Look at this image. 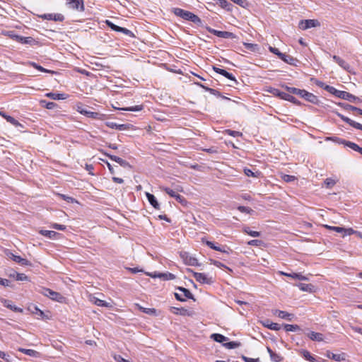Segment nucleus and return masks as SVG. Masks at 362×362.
Instances as JSON below:
<instances>
[{"instance_id": "obj_1", "label": "nucleus", "mask_w": 362, "mask_h": 362, "mask_svg": "<svg viewBox=\"0 0 362 362\" xmlns=\"http://www.w3.org/2000/svg\"><path fill=\"white\" fill-rule=\"evenodd\" d=\"M173 13L175 16L182 18L185 21L192 22L199 27L202 26V19L198 16L195 15L194 13L190 11H185L180 8H173Z\"/></svg>"}, {"instance_id": "obj_2", "label": "nucleus", "mask_w": 362, "mask_h": 362, "mask_svg": "<svg viewBox=\"0 0 362 362\" xmlns=\"http://www.w3.org/2000/svg\"><path fill=\"white\" fill-rule=\"evenodd\" d=\"M325 88L327 92L335 95L336 97H337L339 98H341V99L348 100L351 103H356V101L360 100L358 98L351 94L350 93L344 91V90H337L333 86H326Z\"/></svg>"}, {"instance_id": "obj_3", "label": "nucleus", "mask_w": 362, "mask_h": 362, "mask_svg": "<svg viewBox=\"0 0 362 362\" xmlns=\"http://www.w3.org/2000/svg\"><path fill=\"white\" fill-rule=\"evenodd\" d=\"M37 292L56 302L64 303L66 299L61 293L43 286H40Z\"/></svg>"}, {"instance_id": "obj_4", "label": "nucleus", "mask_w": 362, "mask_h": 362, "mask_svg": "<svg viewBox=\"0 0 362 362\" xmlns=\"http://www.w3.org/2000/svg\"><path fill=\"white\" fill-rule=\"evenodd\" d=\"M66 5L68 8L83 12L85 10L83 0H66Z\"/></svg>"}, {"instance_id": "obj_5", "label": "nucleus", "mask_w": 362, "mask_h": 362, "mask_svg": "<svg viewBox=\"0 0 362 362\" xmlns=\"http://www.w3.org/2000/svg\"><path fill=\"white\" fill-rule=\"evenodd\" d=\"M206 29L207 30L208 32H209L210 33H211L218 37L225 38V39H233V38H235V35L233 33H230L228 31H220V30H217L214 28H211V27H206Z\"/></svg>"}, {"instance_id": "obj_6", "label": "nucleus", "mask_w": 362, "mask_h": 362, "mask_svg": "<svg viewBox=\"0 0 362 362\" xmlns=\"http://www.w3.org/2000/svg\"><path fill=\"white\" fill-rule=\"evenodd\" d=\"M202 243H205L208 247H209L211 249H213L216 251L221 252L223 253L226 254H230L231 252V250L226 245L224 246H219L216 245L214 242L206 240L204 238H202Z\"/></svg>"}, {"instance_id": "obj_7", "label": "nucleus", "mask_w": 362, "mask_h": 362, "mask_svg": "<svg viewBox=\"0 0 362 362\" xmlns=\"http://www.w3.org/2000/svg\"><path fill=\"white\" fill-rule=\"evenodd\" d=\"M320 25V23L315 19H306L301 20L299 23V28L303 30H307L311 28L319 27Z\"/></svg>"}, {"instance_id": "obj_8", "label": "nucleus", "mask_w": 362, "mask_h": 362, "mask_svg": "<svg viewBox=\"0 0 362 362\" xmlns=\"http://www.w3.org/2000/svg\"><path fill=\"white\" fill-rule=\"evenodd\" d=\"M193 276L196 281L201 284H211L214 282L212 277H209L204 273L194 272Z\"/></svg>"}, {"instance_id": "obj_9", "label": "nucleus", "mask_w": 362, "mask_h": 362, "mask_svg": "<svg viewBox=\"0 0 362 362\" xmlns=\"http://www.w3.org/2000/svg\"><path fill=\"white\" fill-rule=\"evenodd\" d=\"M38 17L43 20L54 21L62 22L64 21V16L61 13H45L38 15Z\"/></svg>"}, {"instance_id": "obj_10", "label": "nucleus", "mask_w": 362, "mask_h": 362, "mask_svg": "<svg viewBox=\"0 0 362 362\" xmlns=\"http://www.w3.org/2000/svg\"><path fill=\"white\" fill-rule=\"evenodd\" d=\"M213 69L216 73L219 74L223 76L224 77H226V78L232 81L235 85H237L238 83L237 80L235 79V76L232 74L226 71L225 69H221V68H218V67H216L214 66H213Z\"/></svg>"}, {"instance_id": "obj_11", "label": "nucleus", "mask_w": 362, "mask_h": 362, "mask_svg": "<svg viewBox=\"0 0 362 362\" xmlns=\"http://www.w3.org/2000/svg\"><path fill=\"white\" fill-rule=\"evenodd\" d=\"M39 233L51 240H58L61 238L62 234L54 230H40Z\"/></svg>"}, {"instance_id": "obj_12", "label": "nucleus", "mask_w": 362, "mask_h": 362, "mask_svg": "<svg viewBox=\"0 0 362 362\" xmlns=\"http://www.w3.org/2000/svg\"><path fill=\"white\" fill-rule=\"evenodd\" d=\"M106 126L111 128V129H117V130H119V131H124V130H127L129 129L131 124H117L116 122H107L105 123Z\"/></svg>"}, {"instance_id": "obj_13", "label": "nucleus", "mask_w": 362, "mask_h": 362, "mask_svg": "<svg viewBox=\"0 0 362 362\" xmlns=\"http://www.w3.org/2000/svg\"><path fill=\"white\" fill-rule=\"evenodd\" d=\"M104 154L106 156L109 157L112 160L115 161L116 163L119 164L122 167L129 168H131V165L127 160H125L118 156L109 154L107 153H104Z\"/></svg>"}, {"instance_id": "obj_14", "label": "nucleus", "mask_w": 362, "mask_h": 362, "mask_svg": "<svg viewBox=\"0 0 362 362\" xmlns=\"http://www.w3.org/2000/svg\"><path fill=\"white\" fill-rule=\"evenodd\" d=\"M300 291L309 293H314L316 291L315 286L312 284L299 283L296 285Z\"/></svg>"}, {"instance_id": "obj_15", "label": "nucleus", "mask_w": 362, "mask_h": 362, "mask_svg": "<svg viewBox=\"0 0 362 362\" xmlns=\"http://www.w3.org/2000/svg\"><path fill=\"white\" fill-rule=\"evenodd\" d=\"M0 115L4 117L8 122L11 123L16 127H23V125L13 117L8 115L5 112L0 111Z\"/></svg>"}, {"instance_id": "obj_16", "label": "nucleus", "mask_w": 362, "mask_h": 362, "mask_svg": "<svg viewBox=\"0 0 362 362\" xmlns=\"http://www.w3.org/2000/svg\"><path fill=\"white\" fill-rule=\"evenodd\" d=\"M304 96V99L312 104L318 105L320 103L318 98L312 93L305 90Z\"/></svg>"}, {"instance_id": "obj_17", "label": "nucleus", "mask_w": 362, "mask_h": 362, "mask_svg": "<svg viewBox=\"0 0 362 362\" xmlns=\"http://www.w3.org/2000/svg\"><path fill=\"white\" fill-rule=\"evenodd\" d=\"M261 322L264 327L271 330L278 331L281 329V325L279 324L270 322L269 320H265Z\"/></svg>"}, {"instance_id": "obj_18", "label": "nucleus", "mask_w": 362, "mask_h": 362, "mask_svg": "<svg viewBox=\"0 0 362 362\" xmlns=\"http://www.w3.org/2000/svg\"><path fill=\"white\" fill-rule=\"evenodd\" d=\"M146 197L148 202L150 203V204L153 208H155L156 209H160V204H159L158 202L157 201L156 197L153 194H152L149 192H146Z\"/></svg>"}, {"instance_id": "obj_19", "label": "nucleus", "mask_w": 362, "mask_h": 362, "mask_svg": "<svg viewBox=\"0 0 362 362\" xmlns=\"http://www.w3.org/2000/svg\"><path fill=\"white\" fill-rule=\"evenodd\" d=\"M269 93H272L273 95L278 97L281 100H286L287 97L288 96L289 93H284L283 91H281L280 90L277 88H272L269 90Z\"/></svg>"}, {"instance_id": "obj_20", "label": "nucleus", "mask_w": 362, "mask_h": 362, "mask_svg": "<svg viewBox=\"0 0 362 362\" xmlns=\"http://www.w3.org/2000/svg\"><path fill=\"white\" fill-rule=\"evenodd\" d=\"M340 143L344 144L346 146L362 154V148L360 147L358 144H356L354 142H351L349 141H345V140H342Z\"/></svg>"}, {"instance_id": "obj_21", "label": "nucleus", "mask_w": 362, "mask_h": 362, "mask_svg": "<svg viewBox=\"0 0 362 362\" xmlns=\"http://www.w3.org/2000/svg\"><path fill=\"white\" fill-rule=\"evenodd\" d=\"M325 356L329 358H332L336 361H341L345 360V354H336L332 353L330 351H327Z\"/></svg>"}, {"instance_id": "obj_22", "label": "nucleus", "mask_w": 362, "mask_h": 362, "mask_svg": "<svg viewBox=\"0 0 362 362\" xmlns=\"http://www.w3.org/2000/svg\"><path fill=\"white\" fill-rule=\"evenodd\" d=\"M18 351L21 353H23V354L28 355V356L35 357V358H38L40 356V354L38 351L33 350V349L20 348V349H18Z\"/></svg>"}, {"instance_id": "obj_23", "label": "nucleus", "mask_w": 362, "mask_h": 362, "mask_svg": "<svg viewBox=\"0 0 362 362\" xmlns=\"http://www.w3.org/2000/svg\"><path fill=\"white\" fill-rule=\"evenodd\" d=\"M307 335L313 341H322L323 340V334L319 332L312 331L308 333Z\"/></svg>"}, {"instance_id": "obj_24", "label": "nucleus", "mask_w": 362, "mask_h": 362, "mask_svg": "<svg viewBox=\"0 0 362 362\" xmlns=\"http://www.w3.org/2000/svg\"><path fill=\"white\" fill-rule=\"evenodd\" d=\"M45 96L56 100H64L66 98V95L65 94L52 92L46 93Z\"/></svg>"}, {"instance_id": "obj_25", "label": "nucleus", "mask_w": 362, "mask_h": 362, "mask_svg": "<svg viewBox=\"0 0 362 362\" xmlns=\"http://www.w3.org/2000/svg\"><path fill=\"white\" fill-rule=\"evenodd\" d=\"M16 41L18 42H20L21 44L25 45V44H32L35 42V40L32 37H23L21 35H19V37H15Z\"/></svg>"}, {"instance_id": "obj_26", "label": "nucleus", "mask_w": 362, "mask_h": 362, "mask_svg": "<svg viewBox=\"0 0 362 362\" xmlns=\"http://www.w3.org/2000/svg\"><path fill=\"white\" fill-rule=\"evenodd\" d=\"M281 55V57L279 59H281L282 61L288 64L294 65L295 62L297 61L296 59L293 58L292 56L286 54L285 53H283Z\"/></svg>"}, {"instance_id": "obj_27", "label": "nucleus", "mask_w": 362, "mask_h": 362, "mask_svg": "<svg viewBox=\"0 0 362 362\" xmlns=\"http://www.w3.org/2000/svg\"><path fill=\"white\" fill-rule=\"evenodd\" d=\"M211 339L218 343H223L228 340V338L221 334L214 333L211 335Z\"/></svg>"}, {"instance_id": "obj_28", "label": "nucleus", "mask_w": 362, "mask_h": 362, "mask_svg": "<svg viewBox=\"0 0 362 362\" xmlns=\"http://www.w3.org/2000/svg\"><path fill=\"white\" fill-rule=\"evenodd\" d=\"M12 259L14 262H18L22 265H25V266L30 265V262L28 259L22 258L21 256H18V255H13Z\"/></svg>"}, {"instance_id": "obj_29", "label": "nucleus", "mask_w": 362, "mask_h": 362, "mask_svg": "<svg viewBox=\"0 0 362 362\" xmlns=\"http://www.w3.org/2000/svg\"><path fill=\"white\" fill-rule=\"evenodd\" d=\"M243 231L245 233H246V234H247V235H250L252 237H254V238H257V237H259L261 235L260 232L252 230L250 229V228L248 227V226H244L243 228Z\"/></svg>"}, {"instance_id": "obj_30", "label": "nucleus", "mask_w": 362, "mask_h": 362, "mask_svg": "<svg viewBox=\"0 0 362 362\" xmlns=\"http://www.w3.org/2000/svg\"><path fill=\"white\" fill-rule=\"evenodd\" d=\"M302 354H303V358L310 362H318L319 358H315L307 350H303Z\"/></svg>"}, {"instance_id": "obj_31", "label": "nucleus", "mask_w": 362, "mask_h": 362, "mask_svg": "<svg viewBox=\"0 0 362 362\" xmlns=\"http://www.w3.org/2000/svg\"><path fill=\"white\" fill-rule=\"evenodd\" d=\"M4 306L6 307L7 308H9L10 310L14 311V312H18V313H22L23 312V309L22 308H20L14 305H12L11 301L10 300H4Z\"/></svg>"}, {"instance_id": "obj_32", "label": "nucleus", "mask_w": 362, "mask_h": 362, "mask_svg": "<svg viewBox=\"0 0 362 362\" xmlns=\"http://www.w3.org/2000/svg\"><path fill=\"white\" fill-rule=\"evenodd\" d=\"M216 3L223 8L227 11H231L232 4L229 3L227 0H216Z\"/></svg>"}, {"instance_id": "obj_33", "label": "nucleus", "mask_w": 362, "mask_h": 362, "mask_svg": "<svg viewBox=\"0 0 362 362\" xmlns=\"http://www.w3.org/2000/svg\"><path fill=\"white\" fill-rule=\"evenodd\" d=\"M279 317L288 321H292L294 319L295 316L293 314L288 313L286 311L282 310L281 312H279Z\"/></svg>"}, {"instance_id": "obj_34", "label": "nucleus", "mask_w": 362, "mask_h": 362, "mask_svg": "<svg viewBox=\"0 0 362 362\" xmlns=\"http://www.w3.org/2000/svg\"><path fill=\"white\" fill-rule=\"evenodd\" d=\"M176 289L182 292L185 298L195 300L193 294L187 288L179 286Z\"/></svg>"}, {"instance_id": "obj_35", "label": "nucleus", "mask_w": 362, "mask_h": 362, "mask_svg": "<svg viewBox=\"0 0 362 362\" xmlns=\"http://www.w3.org/2000/svg\"><path fill=\"white\" fill-rule=\"evenodd\" d=\"M40 104L42 107H44L48 110H52L54 109V107H57V104L55 103H53V102H48L45 100H41L40 101Z\"/></svg>"}, {"instance_id": "obj_36", "label": "nucleus", "mask_w": 362, "mask_h": 362, "mask_svg": "<svg viewBox=\"0 0 362 362\" xmlns=\"http://www.w3.org/2000/svg\"><path fill=\"white\" fill-rule=\"evenodd\" d=\"M93 302L94 303V304H95L96 305L100 306V307H104V308L111 307V305L110 303H107L103 300H100L98 298L94 297L93 299Z\"/></svg>"}, {"instance_id": "obj_37", "label": "nucleus", "mask_w": 362, "mask_h": 362, "mask_svg": "<svg viewBox=\"0 0 362 362\" xmlns=\"http://www.w3.org/2000/svg\"><path fill=\"white\" fill-rule=\"evenodd\" d=\"M284 329L286 332H297V331H301V329L300 326L298 325H289V324H285L284 325Z\"/></svg>"}, {"instance_id": "obj_38", "label": "nucleus", "mask_w": 362, "mask_h": 362, "mask_svg": "<svg viewBox=\"0 0 362 362\" xmlns=\"http://www.w3.org/2000/svg\"><path fill=\"white\" fill-rule=\"evenodd\" d=\"M281 87L287 90L291 94L297 95V93H299V88L288 86L286 83L281 84Z\"/></svg>"}, {"instance_id": "obj_39", "label": "nucleus", "mask_w": 362, "mask_h": 362, "mask_svg": "<svg viewBox=\"0 0 362 362\" xmlns=\"http://www.w3.org/2000/svg\"><path fill=\"white\" fill-rule=\"evenodd\" d=\"M137 307H138V309L144 313L151 315H156V310L154 308H144L139 305H137Z\"/></svg>"}, {"instance_id": "obj_40", "label": "nucleus", "mask_w": 362, "mask_h": 362, "mask_svg": "<svg viewBox=\"0 0 362 362\" xmlns=\"http://www.w3.org/2000/svg\"><path fill=\"white\" fill-rule=\"evenodd\" d=\"M170 310L174 314H180L181 315H185L187 313V310L184 308H176L172 307Z\"/></svg>"}, {"instance_id": "obj_41", "label": "nucleus", "mask_w": 362, "mask_h": 362, "mask_svg": "<svg viewBox=\"0 0 362 362\" xmlns=\"http://www.w3.org/2000/svg\"><path fill=\"white\" fill-rule=\"evenodd\" d=\"M240 345V342L235 341L223 343V346L228 349H235L237 347H239Z\"/></svg>"}, {"instance_id": "obj_42", "label": "nucleus", "mask_w": 362, "mask_h": 362, "mask_svg": "<svg viewBox=\"0 0 362 362\" xmlns=\"http://www.w3.org/2000/svg\"><path fill=\"white\" fill-rule=\"evenodd\" d=\"M30 65L32 66L33 67H34L35 69H37V70H39L40 71H42V72L52 73V74L54 73L53 71L46 69L44 67H42V66H40V65H39L37 63L33 62H30Z\"/></svg>"}, {"instance_id": "obj_43", "label": "nucleus", "mask_w": 362, "mask_h": 362, "mask_svg": "<svg viewBox=\"0 0 362 362\" xmlns=\"http://www.w3.org/2000/svg\"><path fill=\"white\" fill-rule=\"evenodd\" d=\"M337 115L340 117L344 122H345L346 123L349 124L350 126H351L352 127H354V124H355V121L351 119L350 118L343 115L341 113H339V112H336Z\"/></svg>"}, {"instance_id": "obj_44", "label": "nucleus", "mask_w": 362, "mask_h": 362, "mask_svg": "<svg viewBox=\"0 0 362 362\" xmlns=\"http://www.w3.org/2000/svg\"><path fill=\"white\" fill-rule=\"evenodd\" d=\"M105 23L111 30H112L115 32L120 33V30H121L120 29L122 28V27L115 25V23H113L112 21H110L109 20H106Z\"/></svg>"}, {"instance_id": "obj_45", "label": "nucleus", "mask_w": 362, "mask_h": 362, "mask_svg": "<svg viewBox=\"0 0 362 362\" xmlns=\"http://www.w3.org/2000/svg\"><path fill=\"white\" fill-rule=\"evenodd\" d=\"M105 23L111 30H112L115 32L120 33V30H121L120 29L122 28V27L115 25V23H113L112 21H110L109 20H106Z\"/></svg>"}, {"instance_id": "obj_46", "label": "nucleus", "mask_w": 362, "mask_h": 362, "mask_svg": "<svg viewBox=\"0 0 362 362\" xmlns=\"http://www.w3.org/2000/svg\"><path fill=\"white\" fill-rule=\"evenodd\" d=\"M105 23L111 30H112L115 32L120 33V30H121L120 29L122 28V27L115 25V23H113L112 21H110L109 20H106Z\"/></svg>"}, {"instance_id": "obj_47", "label": "nucleus", "mask_w": 362, "mask_h": 362, "mask_svg": "<svg viewBox=\"0 0 362 362\" xmlns=\"http://www.w3.org/2000/svg\"><path fill=\"white\" fill-rule=\"evenodd\" d=\"M337 64L339 66H341L342 69H344V70L348 71L349 72L351 71H350L351 66L346 61L342 59L341 58L339 60L338 62H337Z\"/></svg>"}, {"instance_id": "obj_48", "label": "nucleus", "mask_w": 362, "mask_h": 362, "mask_svg": "<svg viewBox=\"0 0 362 362\" xmlns=\"http://www.w3.org/2000/svg\"><path fill=\"white\" fill-rule=\"evenodd\" d=\"M142 109H143L142 105H139L122 108L123 110L129 111V112H139V111H141Z\"/></svg>"}, {"instance_id": "obj_49", "label": "nucleus", "mask_w": 362, "mask_h": 362, "mask_svg": "<svg viewBox=\"0 0 362 362\" xmlns=\"http://www.w3.org/2000/svg\"><path fill=\"white\" fill-rule=\"evenodd\" d=\"M243 45L246 49H247L252 52H255L259 48L258 45H257V44L244 42Z\"/></svg>"}, {"instance_id": "obj_50", "label": "nucleus", "mask_w": 362, "mask_h": 362, "mask_svg": "<svg viewBox=\"0 0 362 362\" xmlns=\"http://www.w3.org/2000/svg\"><path fill=\"white\" fill-rule=\"evenodd\" d=\"M32 312L37 315V318L44 319L45 317V313L37 306H34V310Z\"/></svg>"}, {"instance_id": "obj_51", "label": "nucleus", "mask_w": 362, "mask_h": 362, "mask_svg": "<svg viewBox=\"0 0 362 362\" xmlns=\"http://www.w3.org/2000/svg\"><path fill=\"white\" fill-rule=\"evenodd\" d=\"M161 189L171 197L175 198L178 193L169 187H161Z\"/></svg>"}, {"instance_id": "obj_52", "label": "nucleus", "mask_w": 362, "mask_h": 362, "mask_svg": "<svg viewBox=\"0 0 362 362\" xmlns=\"http://www.w3.org/2000/svg\"><path fill=\"white\" fill-rule=\"evenodd\" d=\"M281 179L286 182H291L294 181L295 180H296L295 176L286 175V174H283L281 175Z\"/></svg>"}, {"instance_id": "obj_53", "label": "nucleus", "mask_w": 362, "mask_h": 362, "mask_svg": "<svg viewBox=\"0 0 362 362\" xmlns=\"http://www.w3.org/2000/svg\"><path fill=\"white\" fill-rule=\"evenodd\" d=\"M339 105H340L341 107H343L346 110L354 111V110H356L355 106L351 105L346 103H339Z\"/></svg>"}, {"instance_id": "obj_54", "label": "nucleus", "mask_w": 362, "mask_h": 362, "mask_svg": "<svg viewBox=\"0 0 362 362\" xmlns=\"http://www.w3.org/2000/svg\"><path fill=\"white\" fill-rule=\"evenodd\" d=\"M286 101H288V102H290V103H293L294 105H301L300 101L297 100L295 97H293L291 94H289L288 96L287 97Z\"/></svg>"}, {"instance_id": "obj_55", "label": "nucleus", "mask_w": 362, "mask_h": 362, "mask_svg": "<svg viewBox=\"0 0 362 362\" xmlns=\"http://www.w3.org/2000/svg\"><path fill=\"white\" fill-rule=\"evenodd\" d=\"M209 260H210L211 264H214V266H216L217 267L226 268L227 269H230L227 266H226L225 264H223V263H221L219 261L211 259Z\"/></svg>"}, {"instance_id": "obj_56", "label": "nucleus", "mask_w": 362, "mask_h": 362, "mask_svg": "<svg viewBox=\"0 0 362 362\" xmlns=\"http://www.w3.org/2000/svg\"><path fill=\"white\" fill-rule=\"evenodd\" d=\"M336 184V181L332 178H327L325 180V185L327 188L332 187Z\"/></svg>"}, {"instance_id": "obj_57", "label": "nucleus", "mask_w": 362, "mask_h": 362, "mask_svg": "<svg viewBox=\"0 0 362 362\" xmlns=\"http://www.w3.org/2000/svg\"><path fill=\"white\" fill-rule=\"evenodd\" d=\"M16 279L17 281H28V277L25 274L23 273H16Z\"/></svg>"}, {"instance_id": "obj_58", "label": "nucleus", "mask_w": 362, "mask_h": 362, "mask_svg": "<svg viewBox=\"0 0 362 362\" xmlns=\"http://www.w3.org/2000/svg\"><path fill=\"white\" fill-rule=\"evenodd\" d=\"M226 132L228 135L233 136V137H237V136H240L242 135L241 132L235 131V130H231V129H227L226 131Z\"/></svg>"}, {"instance_id": "obj_59", "label": "nucleus", "mask_w": 362, "mask_h": 362, "mask_svg": "<svg viewBox=\"0 0 362 362\" xmlns=\"http://www.w3.org/2000/svg\"><path fill=\"white\" fill-rule=\"evenodd\" d=\"M163 280L168 281V280H172L175 278V276L170 272H165L163 274Z\"/></svg>"}, {"instance_id": "obj_60", "label": "nucleus", "mask_w": 362, "mask_h": 362, "mask_svg": "<svg viewBox=\"0 0 362 362\" xmlns=\"http://www.w3.org/2000/svg\"><path fill=\"white\" fill-rule=\"evenodd\" d=\"M270 358L274 362H280L282 359L281 356L275 352L272 353L270 356Z\"/></svg>"}, {"instance_id": "obj_61", "label": "nucleus", "mask_w": 362, "mask_h": 362, "mask_svg": "<svg viewBox=\"0 0 362 362\" xmlns=\"http://www.w3.org/2000/svg\"><path fill=\"white\" fill-rule=\"evenodd\" d=\"M120 33H122L123 34L127 35V36H129L131 37H134L135 35L129 29L126 28H122L120 29Z\"/></svg>"}, {"instance_id": "obj_62", "label": "nucleus", "mask_w": 362, "mask_h": 362, "mask_svg": "<svg viewBox=\"0 0 362 362\" xmlns=\"http://www.w3.org/2000/svg\"><path fill=\"white\" fill-rule=\"evenodd\" d=\"M238 210L242 213H246V214H250L252 211V209H251L249 207L244 206H238Z\"/></svg>"}, {"instance_id": "obj_63", "label": "nucleus", "mask_w": 362, "mask_h": 362, "mask_svg": "<svg viewBox=\"0 0 362 362\" xmlns=\"http://www.w3.org/2000/svg\"><path fill=\"white\" fill-rule=\"evenodd\" d=\"M179 203H180L182 205L185 206L187 205V200L185 199L184 197L181 196L180 194H177L176 197L175 198Z\"/></svg>"}, {"instance_id": "obj_64", "label": "nucleus", "mask_w": 362, "mask_h": 362, "mask_svg": "<svg viewBox=\"0 0 362 362\" xmlns=\"http://www.w3.org/2000/svg\"><path fill=\"white\" fill-rule=\"evenodd\" d=\"M241 358L245 362H260V360H259V358H249V357H247V356L243 355L241 356Z\"/></svg>"}]
</instances>
